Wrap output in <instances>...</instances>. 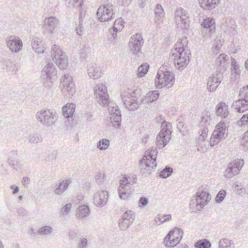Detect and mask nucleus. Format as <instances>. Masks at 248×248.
I'll return each mask as SVG.
<instances>
[{
    "instance_id": "obj_1",
    "label": "nucleus",
    "mask_w": 248,
    "mask_h": 248,
    "mask_svg": "<svg viewBox=\"0 0 248 248\" xmlns=\"http://www.w3.org/2000/svg\"><path fill=\"white\" fill-rule=\"evenodd\" d=\"M187 42L186 37L178 41L172 50L173 62L178 69H184L189 62L190 51L186 45Z\"/></svg>"
},
{
    "instance_id": "obj_2",
    "label": "nucleus",
    "mask_w": 248,
    "mask_h": 248,
    "mask_svg": "<svg viewBox=\"0 0 248 248\" xmlns=\"http://www.w3.org/2000/svg\"><path fill=\"white\" fill-rule=\"evenodd\" d=\"M140 91L139 90H132L126 89L121 95L124 107L129 110L137 109L142 103V99H140Z\"/></svg>"
},
{
    "instance_id": "obj_3",
    "label": "nucleus",
    "mask_w": 248,
    "mask_h": 248,
    "mask_svg": "<svg viewBox=\"0 0 248 248\" xmlns=\"http://www.w3.org/2000/svg\"><path fill=\"white\" fill-rule=\"evenodd\" d=\"M175 81L174 75L168 70L165 66H161L158 69L155 79V86L157 89H161L168 86L171 87Z\"/></svg>"
},
{
    "instance_id": "obj_4",
    "label": "nucleus",
    "mask_w": 248,
    "mask_h": 248,
    "mask_svg": "<svg viewBox=\"0 0 248 248\" xmlns=\"http://www.w3.org/2000/svg\"><path fill=\"white\" fill-rule=\"evenodd\" d=\"M51 56L54 62L60 69H64L67 67V57L59 46L53 45L51 51Z\"/></svg>"
},
{
    "instance_id": "obj_5",
    "label": "nucleus",
    "mask_w": 248,
    "mask_h": 248,
    "mask_svg": "<svg viewBox=\"0 0 248 248\" xmlns=\"http://www.w3.org/2000/svg\"><path fill=\"white\" fill-rule=\"evenodd\" d=\"M157 151L155 148L152 147L145 151V155L141 164L145 166L144 169L149 173L156 166V158Z\"/></svg>"
},
{
    "instance_id": "obj_6",
    "label": "nucleus",
    "mask_w": 248,
    "mask_h": 248,
    "mask_svg": "<svg viewBox=\"0 0 248 248\" xmlns=\"http://www.w3.org/2000/svg\"><path fill=\"white\" fill-rule=\"evenodd\" d=\"M183 233L182 230L177 228L170 230L164 239V246L167 248L176 246L182 239Z\"/></svg>"
},
{
    "instance_id": "obj_7",
    "label": "nucleus",
    "mask_w": 248,
    "mask_h": 248,
    "mask_svg": "<svg viewBox=\"0 0 248 248\" xmlns=\"http://www.w3.org/2000/svg\"><path fill=\"white\" fill-rule=\"evenodd\" d=\"M35 116L38 122L46 126H51L57 120L56 113L50 109H42L36 113Z\"/></svg>"
},
{
    "instance_id": "obj_8",
    "label": "nucleus",
    "mask_w": 248,
    "mask_h": 248,
    "mask_svg": "<svg viewBox=\"0 0 248 248\" xmlns=\"http://www.w3.org/2000/svg\"><path fill=\"white\" fill-rule=\"evenodd\" d=\"M162 125L163 128L157 135L155 140L156 145L159 149H162L165 147L170 141L171 137V131L170 128L171 127L170 124L168 123L164 126L163 123Z\"/></svg>"
},
{
    "instance_id": "obj_9",
    "label": "nucleus",
    "mask_w": 248,
    "mask_h": 248,
    "mask_svg": "<svg viewBox=\"0 0 248 248\" xmlns=\"http://www.w3.org/2000/svg\"><path fill=\"white\" fill-rule=\"evenodd\" d=\"M209 194L208 192L202 190L196 193L195 196L192 197L191 205H195L196 210H201L210 201Z\"/></svg>"
},
{
    "instance_id": "obj_10",
    "label": "nucleus",
    "mask_w": 248,
    "mask_h": 248,
    "mask_svg": "<svg viewBox=\"0 0 248 248\" xmlns=\"http://www.w3.org/2000/svg\"><path fill=\"white\" fill-rule=\"evenodd\" d=\"M244 164L243 159H237L230 162L224 172V176L226 178L230 179L236 175L238 174Z\"/></svg>"
},
{
    "instance_id": "obj_11",
    "label": "nucleus",
    "mask_w": 248,
    "mask_h": 248,
    "mask_svg": "<svg viewBox=\"0 0 248 248\" xmlns=\"http://www.w3.org/2000/svg\"><path fill=\"white\" fill-rule=\"evenodd\" d=\"M226 125L224 122H220L216 127V129L213 132L210 140L211 146L217 144L219 141L224 139L225 135L227 134Z\"/></svg>"
},
{
    "instance_id": "obj_12",
    "label": "nucleus",
    "mask_w": 248,
    "mask_h": 248,
    "mask_svg": "<svg viewBox=\"0 0 248 248\" xmlns=\"http://www.w3.org/2000/svg\"><path fill=\"white\" fill-rule=\"evenodd\" d=\"M94 93L98 103L101 106L108 105L109 96L106 86L103 84L96 85L94 88Z\"/></svg>"
},
{
    "instance_id": "obj_13",
    "label": "nucleus",
    "mask_w": 248,
    "mask_h": 248,
    "mask_svg": "<svg viewBox=\"0 0 248 248\" xmlns=\"http://www.w3.org/2000/svg\"><path fill=\"white\" fill-rule=\"evenodd\" d=\"M97 16L100 21H108L113 18L112 5H101L97 10Z\"/></svg>"
},
{
    "instance_id": "obj_14",
    "label": "nucleus",
    "mask_w": 248,
    "mask_h": 248,
    "mask_svg": "<svg viewBox=\"0 0 248 248\" xmlns=\"http://www.w3.org/2000/svg\"><path fill=\"white\" fill-rule=\"evenodd\" d=\"M143 44V39L140 33H136L133 35L129 42V47L131 53L138 55L140 51L141 46Z\"/></svg>"
},
{
    "instance_id": "obj_15",
    "label": "nucleus",
    "mask_w": 248,
    "mask_h": 248,
    "mask_svg": "<svg viewBox=\"0 0 248 248\" xmlns=\"http://www.w3.org/2000/svg\"><path fill=\"white\" fill-rule=\"evenodd\" d=\"M175 21L182 29H186L189 25L188 16L186 12L182 8L177 9L175 12Z\"/></svg>"
},
{
    "instance_id": "obj_16",
    "label": "nucleus",
    "mask_w": 248,
    "mask_h": 248,
    "mask_svg": "<svg viewBox=\"0 0 248 248\" xmlns=\"http://www.w3.org/2000/svg\"><path fill=\"white\" fill-rule=\"evenodd\" d=\"M61 87L63 92H67L69 95H73L76 91L73 82L72 77L69 74H65L62 77Z\"/></svg>"
},
{
    "instance_id": "obj_17",
    "label": "nucleus",
    "mask_w": 248,
    "mask_h": 248,
    "mask_svg": "<svg viewBox=\"0 0 248 248\" xmlns=\"http://www.w3.org/2000/svg\"><path fill=\"white\" fill-rule=\"evenodd\" d=\"M7 47L13 52H18L21 50L23 44L21 40L18 37L11 35L6 38Z\"/></svg>"
},
{
    "instance_id": "obj_18",
    "label": "nucleus",
    "mask_w": 248,
    "mask_h": 248,
    "mask_svg": "<svg viewBox=\"0 0 248 248\" xmlns=\"http://www.w3.org/2000/svg\"><path fill=\"white\" fill-rule=\"evenodd\" d=\"M223 75L220 72H216L210 77L207 80V88L209 92H214L221 83Z\"/></svg>"
},
{
    "instance_id": "obj_19",
    "label": "nucleus",
    "mask_w": 248,
    "mask_h": 248,
    "mask_svg": "<svg viewBox=\"0 0 248 248\" xmlns=\"http://www.w3.org/2000/svg\"><path fill=\"white\" fill-rule=\"evenodd\" d=\"M59 25V20L54 16L46 17L44 20L45 29L51 34H53L57 31Z\"/></svg>"
},
{
    "instance_id": "obj_20",
    "label": "nucleus",
    "mask_w": 248,
    "mask_h": 248,
    "mask_svg": "<svg viewBox=\"0 0 248 248\" xmlns=\"http://www.w3.org/2000/svg\"><path fill=\"white\" fill-rule=\"evenodd\" d=\"M108 198V193L106 191H99L93 195V202L96 206L103 207L107 203Z\"/></svg>"
},
{
    "instance_id": "obj_21",
    "label": "nucleus",
    "mask_w": 248,
    "mask_h": 248,
    "mask_svg": "<svg viewBox=\"0 0 248 248\" xmlns=\"http://www.w3.org/2000/svg\"><path fill=\"white\" fill-rule=\"evenodd\" d=\"M202 26L203 27L202 31H208L209 35H211L215 32V22L213 17H206L204 19L201 23Z\"/></svg>"
},
{
    "instance_id": "obj_22",
    "label": "nucleus",
    "mask_w": 248,
    "mask_h": 248,
    "mask_svg": "<svg viewBox=\"0 0 248 248\" xmlns=\"http://www.w3.org/2000/svg\"><path fill=\"white\" fill-rule=\"evenodd\" d=\"M57 70L55 65L52 63H48L42 71L41 77L46 78H55Z\"/></svg>"
},
{
    "instance_id": "obj_23",
    "label": "nucleus",
    "mask_w": 248,
    "mask_h": 248,
    "mask_svg": "<svg viewBox=\"0 0 248 248\" xmlns=\"http://www.w3.org/2000/svg\"><path fill=\"white\" fill-rule=\"evenodd\" d=\"M232 107L239 113H243L248 109V101L241 98L233 102Z\"/></svg>"
},
{
    "instance_id": "obj_24",
    "label": "nucleus",
    "mask_w": 248,
    "mask_h": 248,
    "mask_svg": "<svg viewBox=\"0 0 248 248\" xmlns=\"http://www.w3.org/2000/svg\"><path fill=\"white\" fill-rule=\"evenodd\" d=\"M216 113L217 116L222 118H226L229 114L228 106L225 103H219L216 107Z\"/></svg>"
},
{
    "instance_id": "obj_25",
    "label": "nucleus",
    "mask_w": 248,
    "mask_h": 248,
    "mask_svg": "<svg viewBox=\"0 0 248 248\" xmlns=\"http://www.w3.org/2000/svg\"><path fill=\"white\" fill-rule=\"evenodd\" d=\"M236 24L234 20L229 19L227 20L222 25L221 29L227 34H235L236 33Z\"/></svg>"
},
{
    "instance_id": "obj_26",
    "label": "nucleus",
    "mask_w": 248,
    "mask_h": 248,
    "mask_svg": "<svg viewBox=\"0 0 248 248\" xmlns=\"http://www.w3.org/2000/svg\"><path fill=\"white\" fill-rule=\"evenodd\" d=\"M88 75L90 78L97 79L101 77L102 72L101 68L95 64H92L88 69Z\"/></svg>"
},
{
    "instance_id": "obj_27",
    "label": "nucleus",
    "mask_w": 248,
    "mask_h": 248,
    "mask_svg": "<svg viewBox=\"0 0 248 248\" xmlns=\"http://www.w3.org/2000/svg\"><path fill=\"white\" fill-rule=\"evenodd\" d=\"M155 21L157 25L162 23L164 20V12L162 6L157 4L155 9Z\"/></svg>"
},
{
    "instance_id": "obj_28",
    "label": "nucleus",
    "mask_w": 248,
    "mask_h": 248,
    "mask_svg": "<svg viewBox=\"0 0 248 248\" xmlns=\"http://www.w3.org/2000/svg\"><path fill=\"white\" fill-rule=\"evenodd\" d=\"M71 183V180L70 179H65L60 182L55 189V193L61 195L67 189Z\"/></svg>"
},
{
    "instance_id": "obj_29",
    "label": "nucleus",
    "mask_w": 248,
    "mask_h": 248,
    "mask_svg": "<svg viewBox=\"0 0 248 248\" xmlns=\"http://www.w3.org/2000/svg\"><path fill=\"white\" fill-rule=\"evenodd\" d=\"M17 155V152L16 151H12L10 154V156L8 159V164L15 170H18L21 169V167L19 165V163L16 162V158Z\"/></svg>"
},
{
    "instance_id": "obj_30",
    "label": "nucleus",
    "mask_w": 248,
    "mask_h": 248,
    "mask_svg": "<svg viewBox=\"0 0 248 248\" xmlns=\"http://www.w3.org/2000/svg\"><path fill=\"white\" fill-rule=\"evenodd\" d=\"M218 0H199L201 8L204 10H210L217 5Z\"/></svg>"
},
{
    "instance_id": "obj_31",
    "label": "nucleus",
    "mask_w": 248,
    "mask_h": 248,
    "mask_svg": "<svg viewBox=\"0 0 248 248\" xmlns=\"http://www.w3.org/2000/svg\"><path fill=\"white\" fill-rule=\"evenodd\" d=\"M110 124L111 126L115 128H118L121 124V112H116L115 114H112L109 117Z\"/></svg>"
},
{
    "instance_id": "obj_32",
    "label": "nucleus",
    "mask_w": 248,
    "mask_h": 248,
    "mask_svg": "<svg viewBox=\"0 0 248 248\" xmlns=\"http://www.w3.org/2000/svg\"><path fill=\"white\" fill-rule=\"evenodd\" d=\"M75 108L76 106L74 104H67L64 106L62 109L64 117L67 118L71 117L75 111Z\"/></svg>"
},
{
    "instance_id": "obj_33",
    "label": "nucleus",
    "mask_w": 248,
    "mask_h": 248,
    "mask_svg": "<svg viewBox=\"0 0 248 248\" xmlns=\"http://www.w3.org/2000/svg\"><path fill=\"white\" fill-rule=\"evenodd\" d=\"M90 212L91 211L88 206L82 205L78 207L77 217L78 218H85L90 215Z\"/></svg>"
},
{
    "instance_id": "obj_34",
    "label": "nucleus",
    "mask_w": 248,
    "mask_h": 248,
    "mask_svg": "<svg viewBox=\"0 0 248 248\" xmlns=\"http://www.w3.org/2000/svg\"><path fill=\"white\" fill-rule=\"evenodd\" d=\"M32 47L34 51L38 54L44 52V48L41 40L38 38H35L31 43Z\"/></svg>"
},
{
    "instance_id": "obj_35",
    "label": "nucleus",
    "mask_w": 248,
    "mask_h": 248,
    "mask_svg": "<svg viewBox=\"0 0 248 248\" xmlns=\"http://www.w3.org/2000/svg\"><path fill=\"white\" fill-rule=\"evenodd\" d=\"M135 178H133V181L131 180V178L128 176H124V178L120 181V186L119 189H128L130 185H132L134 183H136Z\"/></svg>"
},
{
    "instance_id": "obj_36",
    "label": "nucleus",
    "mask_w": 248,
    "mask_h": 248,
    "mask_svg": "<svg viewBox=\"0 0 248 248\" xmlns=\"http://www.w3.org/2000/svg\"><path fill=\"white\" fill-rule=\"evenodd\" d=\"M159 93L158 91L149 92L145 97V99L148 103H152L156 101L159 96Z\"/></svg>"
},
{
    "instance_id": "obj_37",
    "label": "nucleus",
    "mask_w": 248,
    "mask_h": 248,
    "mask_svg": "<svg viewBox=\"0 0 248 248\" xmlns=\"http://www.w3.org/2000/svg\"><path fill=\"white\" fill-rule=\"evenodd\" d=\"M219 248H234V245L233 243L226 238H223L219 242Z\"/></svg>"
},
{
    "instance_id": "obj_38",
    "label": "nucleus",
    "mask_w": 248,
    "mask_h": 248,
    "mask_svg": "<svg viewBox=\"0 0 248 248\" xmlns=\"http://www.w3.org/2000/svg\"><path fill=\"white\" fill-rule=\"evenodd\" d=\"M211 244L207 239H202L198 241L194 244V247L197 248H210Z\"/></svg>"
},
{
    "instance_id": "obj_39",
    "label": "nucleus",
    "mask_w": 248,
    "mask_h": 248,
    "mask_svg": "<svg viewBox=\"0 0 248 248\" xmlns=\"http://www.w3.org/2000/svg\"><path fill=\"white\" fill-rule=\"evenodd\" d=\"M119 196L121 199L127 200L131 196V192L128 191V189H118Z\"/></svg>"
},
{
    "instance_id": "obj_40",
    "label": "nucleus",
    "mask_w": 248,
    "mask_h": 248,
    "mask_svg": "<svg viewBox=\"0 0 248 248\" xmlns=\"http://www.w3.org/2000/svg\"><path fill=\"white\" fill-rule=\"evenodd\" d=\"M149 65L147 63L141 64L138 69L137 76L139 78H141L148 71Z\"/></svg>"
},
{
    "instance_id": "obj_41",
    "label": "nucleus",
    "mask_w": 248,
    "mask_h": 248,
    "mask_svg": "<svg viewBox=\"0 0 248 248\" xmlns=\"http://www.w3.org/2000/svg\"><path fill=\"white\" fill-rule=\"evenodd\" d=\"M53 228L51 226L45 225L40 228L37 230V232L41 235H48L53 232Z\"/></svg>"
},
{
    "instance_id": "obj_42",
    "label": "nucleus",
    "mask_w": 248,
    "mask_h": 248,
    "mask_svg": "<svg viewBox=\"0 0 248 248\" xmlns=\"http://www.w3.org/2000/svg\"><path fill=\"white\" fill-rule=\"evenodd\" d=\"M83 21V18L81 14V12H80V15L79 17V23L76 27V31L77 34L79 35H82L84 32V28L82 25Z\"/></svg>"
},
{
    "instance_id": "obj_43",
    "label": "nucleus",
    "mask_w": 248,
    "mask_h": 248,
    "mask_svg": "<svg viewBox=\"0 0 248 248\" xmlns=\"http://www.w3.org/2000/svg\"><path fill=\"white\" fill-rule=\"evenodd\" d=\"M42 136L38 134H31L28 138L29 142L31 143H39L42 142Z\"/></svg>"
},
{
    "instance_id": "obj_44",
    "label": "nucleus",
    "mask_w": 248,
    "mask_h": 248,
    "mask_svg": "<svg viewBox=\"0 0 248 248\" xmlns=\"http://www.w3.org/2000/svg\"><path fill=\"white\" fill-rule=\"evenodd\" d=\"M124 22L121 18L116 19L113 27V31L118 32L120 31L124 28Z\"/></svg>"
},
{
    "instance_id": "obj_45",
    "label": "nucleus",
    "mask_w": 248,
    "mask_h": 248,
    "mask_svg": "<svg viewBox=\"0 0 248 248\" xmlns=\"http://www.w3.org/2000/svg\"><path fill=\"white\" fill-rule=\"evenodd\" d=\"M226 57L224 53L220 54L216 60V65L218 67H224L226 64Z\"/></svg>"
},
{
    "instance_id": "obj_46",
    "label": "nucleus",
    "mask_w": 248,
    "mask_h": 248,
    "mask_svg": "<svg viewBox=\"0 0 248 248\" xmlns=\"http://www.w3.org/2000/svg\"><path fill=\"white\" fill-rule=\"evenodd\" d=\"M122 218L133 222L135 220L134 213L131 210H128L123 215Z\"/></svg>"
},
{
    "instance_id": "obj_47",
    "label": "nucleus",
    "mask_w": 248,
    "mask_h": 248,
    "mask_svg": "<svg viewBox=\"0 0 248 248\" xmlns=\"http://www.w3.org/2000/svg\"><path fill=\"white\" fill-rule=\"evenodd\" d=\"M173 169L170 167H166L159 173V176L163 178H167L171 175Z\"/></svg>"
},
{
    "instance_id": "obj_48",
    "label": "nucleus",
    "mask_w": 248,
    "mask_h": 248,
    "mask_svg": "<svg viewBox=\"0 0 248 248\" xmlns=\"http://www.w3.org/2000/svg\"><path fill=\"white\" fill-rule=\"evenodd\" d=\"M109 145V141L107 139L100 140L97 143V147L101 150L107 149Z\"/></svg>"
},
{
    "instance_id": "obj_49",
    "label": "nucleus",
    "mask_w": 248,
    "mask_h": 248,
    "mask_svg": "<svg viewBox=\"0 0 248 248\" xmlns=\"http://www.w3.org/2000/svg\"><path fill=\"white\" fill-rule=\"evenodd\" d=\"M231 70L232 74H235L236 75H239L240 70L239 65L237 64L235 60L233 58L231 59Z\"/></svg>"
},
{
    "instance_id": "obj_50",
    "label": "nucleus",
    "mask_w": 248,
    "mask_h": 248,
    "mask_svg": "<svg viewBox=\"0 0 248 248\" xmlns=\"http://www.w3.org/2000/svg\"><path fill=\"white\" fill-rule=\"evenodd\" d=\"M42 78L43 86L46 88L50 89L53 86L54 78H46L45 77H42Z\"/></svg>"
},
{
    "instance_id": "obj_51",
    "label": "nucleus",
    "mask_w": 248,
    "mask_h": 248,
    "mask_svg": "<svg viewBox=\"0 0 248 248\" xmlns=\"http://www.w3.org/2000/svg\"><path fill=\"white\" fill-rule=\"evenodd\" d=\"M171 216L170 214L163 215L162 216L158 215L155 218V221L156 223L159 221L160 223H163L166 221L170 220Z\"/></svg>"
},
{
    "instance_id": "obj_52",
    "label": "nucleus",
    "mask_w": 248,
    "mask_h": 248,
    "mask_svg": "<svg viewBox=\"0 0 248 248\" xmlns=\"http://www.w3.org/2000/svg\"><path fill=\"white\" fill-rule=\"evenodd\" d=\"M133 222L124 220L121 218L119 219V227L121 230L124 231L128 229Z\"/></svg>"
},
{
    "instance_id": "obj_53",
    "label": "nucleus",
    "mask_w": 248,
    "mask_h": 248,
    "mask_svg": "<svg viewBox=\"0 0 248 248\" xmlns=\"http://www.w3.org/2000/svg\"><path fill=\"white\" fill-rule=\"evenodd\" d=\"M208 132V128L206 127H204L202 129L201 134H200V136L199 137L197 140L198 143L199 144H202V143L207 138Z\"/></svg>"
},
{
    "instance_id": "obj_54",
    "label": "nucleus",
    "mask_w": 248,
    "mask_h": 248,
    "mask_svg": "<svg viewBox=\"0 0 248 248\" xmlns=\"http://www.w3.org/2000/svg\"><path fill=\"white\" fill-rule=\"evenodd\" d=\"M106 106H108V110L110 113V116L112 114H115L116 112L118 113V112H120L118 106L115 104H113L111 103V104H109L108 102V105Z\"/></svg>"
},
{
    "instance_id": "obj_55",
    "label": "nucleus",
    "mask_w": 248,
    "mask_h": 248,
    "mask_svg": "<svg viewBox=\"0 0 248 248\" xmlns=\"http://www.w3.org/2000/svg\"><path fill=\"white\" fill-rule=\"evenodd\" d=\"M211 120L210 116L208 112H202L201 123L202 124H209Z\"/></svg>"
},
{
    "instance_id": "obj_56",
    "label": "nucleus",
    "mask_w": 248,
    "mask_h": 248,
    "mask_svg": "<svg viewBox=\"0 0 248 248\" xmlns=\"http://www.w3.org/2000/svg\"><path fill=\"white\" fill-rule=\"evenodd\" d=\"M239 95L248 101V86L244 87L240 90Z\"/></svg>"
},
{
    "instance_id": "obj_57",
    "label": "nucleus",
    "mask_w": 248,
    "mask_h": 248,
    "mask_svg": "<svg viewBox=\"0 0 248 248\" xmlns=\"http://www.w3.org/2000/svg\"><path fill=\"white\" fill-rule=\"evenodd\" d=\"M226 192L224 190H221L216 197V202L217 203L221 202L225 197Z\"/></svg>"
},
{
    "instance_id": "obj_58",
    "label": "nucleus",
    "mask_w": 248,
    "mask_h": 248,
    "mask_svg": "<svg viewBox=\"0 0 248 248\" xmlns=\"http://www.w3.org/2000/svg\"><path fill=\"white\" fill-rule=\"evenodd\" d=\"M73 7L81 8L83 3V0H66Z\"/></svg>"
},
{
    "instance_id": "obj_59",
    "label": "nucleus",
    "mask_w": 248,
    "mask_h": 248,
    "mask_svg": "<svg viewBox=\"0 0 248 248\" xmlns=\"http://www.w3.org/2000/svg\"><path fill=\"white\" fill-rule=\"evenodd\" d=\"M72 205L69 203L66 204L61 209V212L62 215H66L71 209Z\"/></svg>"
},
{
    "instance_id": "obj_60",
    "label": "nucleus",
    "mask_w": 248,
    "mask_h": 248,
    "mask_svg": "<svg viewBox=\"0 0 248 248\" xmlns=\"http://www.w3.org/2000/svg\"><path fill=\"white\" fill-rule=\"evenodd\" d=\"M241 144L244 148L248 149V131L245 133Z\"/></svg>"
},
{
    "instance_id": "obj_61",
    "label": "nucleus",
    "mask_w": 248,
    "mask_h": 248,
    "mask_svg": "<svg viewBox=\"0 0 248 248\" xmlns=\"http://www.w3.org/2000/svg\"><path fill=\"white\" fill-rule=\"evenodd\" d=\"M238 124L240 126L248 124V114L244 115L240 120L238 122Z\"/></svg>"
},
{
    "instance_id": "obj_62",
    "label": "nucleus",
    "mask_w": 248,
    "mask_h": 248,
    "mask_svg": "<svg viewBox=\"0 0 248 248\" xmlns=\"http://www.w3.org/2000/svg\"><path fill=\"white\" fill-rule=\"evenodd\" d=\"M148 202V200L147 198L143 197H140L139 201V206L140 207L144 206L147 204Z\"/></svg>"
},
{
    "instance_id": "obj_63",
    "label": "nucleus",
    "mask_w": 248,
    "mask_h": 248,
    "mask_svg": "<svg viewBox=\"0 0 248 248\" xmlns=\"http://www.w3.org/2000/svg\"><path fill=\"white\" fill-rule=\"evenodd\" d=\"M223 42V41L220 39L215 40L214 46H213L214 51L219 49L222 46Z\"/></svg>"
},
{
    "instance_id": "obj_64",
    "label": "nucleus",
    "mask_w": 248,
    "mask_h": 248,
    "mask_svg": "<svg viewBox=\"0 0 248 248\" xmlns=\"http://www.w3.org/2000/svg\"><path fill=\"white\" fill-rule=\"evenodd\" d=\"M80 248H87L88 241L86 238H83L81 239V242L79 244Z\"/></svg>"
}]
</instances>
